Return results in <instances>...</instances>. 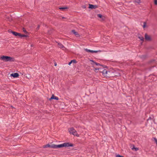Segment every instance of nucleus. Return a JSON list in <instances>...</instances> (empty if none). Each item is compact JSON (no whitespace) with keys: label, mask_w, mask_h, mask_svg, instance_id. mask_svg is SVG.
<instances>
[{"label":"nucleus","mask_w":157,"mask_h":157,"mask_svg":"<svg viewBox=\"0 0 157 157\" xmlns=\"http://www.w3.org/2000/svg\"><path fill=\"white\" fill-rule=\"evenodd\" d=\"M73 146V144L69 142L64 143L63 144L58 145L53 144V146H52L53 148H57L63 147H72Z\"/></svg>","instance_id":"f257e3e1"},{"label":"nucleus","mask_w":157,"mask_h":157,"mask_svg":"<svg viewBox=\"0 0 157 157\" xmlns=\"http://www.w3.org/2000/svg\"><path fill=\"white\" fill-rule=\"evenodd\" d=\"M102 75L105 77L110 78L113 77L117 75L114 74V72L112 71H107L106 70L104 69L102 72Z\"/></svg>","instance_id":"f03ea898"},{"label":"nucleus","mask_w":157,"mask_h":157,"mask_svg":"<svg viewBox=\"0 0 157 157\" xmlns=\"http://www.w3.org/2000/svg\"><path fill=\"white\" fill-rule=\"evenodd\" d=\"M0 59L6 62L15 61V59L14 58L7 56H2L0 57Z\"/></svg>","instance_id":"7ed1b4c3"},{"label":"nucleus","mask_w":157,"mask_h":157,"mask_svg":"<svg viewBox=\"0 0 157 157\" xmlns=\"http://www.w3.org/2000/svg\"><path fill=\"white\" fill-rule=\"evenodd\" d=\"M69 132L71 134H72L74 136H79L77 134L76 131L75 129L73 128H71L68 129Z\"/></svg>","instance_id":"20e7f679"},{"label":"nucleus","mask_w":157,"mask_h":157,"mask_svg":"<svg viewBox=\"0 0 157 157\" xmlns=\"http://www.w3.org/2000/svg\"><path fill=\"white\" fill-rule=\"evenodd\" d=\"M98 7V6L97 5H93L91 4H89V8L91 9H96Z\"/></svg>","instance_id":"39448f33"},{"label":"nucleus","mask_w":157,"mask_h":157,"mask_svg":"<svg viewBox=\"0 0 157 157\" xmlns=\"http://www.w3.org/2000/svg\"><path fill=\"white\" fill-rule=\"evenodd\" d=\"M10 76L12 77H13V78H16L18 77L19 75L17 73H15L11 74Z\"/></svg>","instance_id":"423d86ee"},{"label":"nucleus","mask_w":157,"mask_h":157,"mask_svg":"<svg viewBox=\"0 0 157 157\" xmlns=\"http://www.w3.org/2000/svg\"><path fill=\"white\" fill-rule=\"evenodd\" d=\"M145 39L147 41H149L151 40V38L150 36H148L147 33H146L145 35Z\"/></svg>","instance_id":"0eeeda50"},{"label":"nucleus","mask_w":157,"mask_h":157,"mask_svg":"<svg viewBox=\"0 0 157 157\" xmlns=\"http://www.w3.org/2000/svg\"><path fill=\"white\" fill-rule=\"evenodd\" d=\"M85 51H86L87 52H90L91 53H97L98 52V51H93V50H90L88 49H87V48L84 49Z\"/></svg>","instance_id":"6e6552de"},{"label":"nucleus","mask_w":157,"mask_h":157,"mask_svg":"<svg viewBox=\"0 0 157 157\" xmlns=\"http://www.w3.org/2000/svg\"><path fill=\"white\" fill-rule=\"evenodd\" d=\"M53 99L56 100H58L59 99V98L58 97L55 96L54 94H53L52 95L51 98L50 99H49V100L51 101L52 99Z\"/></svg>","instance_id":"1a4fd4ad"},{"label":"nucleus","mask_w":157,"mask_h":157,"mask_svg":"<svg viewBox=\"0 0 157 157\" xmlns=\"http://www.w3.org/2000/svg\"><path fill=\"white\" fill-rule=\"evenodd\" d=\"M8 31L10 33V32L13 35H14L16 36H17V35L18 34V33H17L16 32H15V31H13L11 30H9Z\"/></svg>","instance_id":"9d476101"},{"label":"nucleus","mask_w":157,"mask_h":157,"mask_svg":"<svg viewBox=\"0 0 157 157\" xmlns=\"http://www.w3.org/2000/svg\"><path fill=\"white\" fill-rule=\"evenodd\" d=\"M72 32L76 36V37H78L79 36V35L78 34V33L76 32L75 30H72Z\"/></svg>","instance_id":"9b49d317"},{"label":"nucleus","mask_w":157,"mask_h":157,"mask_svg":"<svg viewBox=\"0 0 157 157\" xmlns=\"http://www.w3.org/2000/svg\"><path fill=\"white\" fill-rule=\"evenodd\" d=\"M98 17L101 18L102 19V21H104L105 20V17H104L101 14H97Z\"/></svg>","instance_id":"f8f14e48"},{"label":"nucleus","mask_w":157,"mask_h":157,"mask_svg":"<svg viewBox=\"0 0 157 157\" xmlns=\"http://www.w3.org/2000/svg\"><path fill=\"white\" fill-rule=\"evenodd\" d=\"M52 146H53V144L50 145L49 144H47L44 146V148H45L47 147H49L50 148H52Z\"/></svg>","instance_id":"ddd939ff"},{"label":"nucleus","mask_w":157,"mask_h":157,"mask_svg":"<svg viewBox=\"0 0 157 157\" xmlns=\"http://www.w3.org/2000/svg\"><path fill=\"white\" fill-rule=\"evenodd\" d=\"M77 63V61L75 59H73L71 60L70 62L68 63V65H70L72 63Z\"/></svg>","instance_id":"4468645a"},{"label":"nucleus","mask_w":157,"mask_h":157,"mask_svg":"<svg viewBox=\"0 0 157 157\" xmlns=\"http://www.w3.org/2000/svg\"><path fill=\"white\" fill-rule=\"evenodd\" d=\"M100 67L99 68V70L100 72H101L102 73L104 69V68H106V67Z\"/></svg>","instance_id":"2eb2a0df"},{"label":"nucleus","mask_w":157,"mask_h":157,"mask_svg":"<svg viewBox=\"0 0 157 157\" xmlns=\"http://www.w3.org/2000/svg\"><path fill=\"white\" fill-rule=\"evenodd\" d=\"M58 47L59 48H63L64 47V46H63V44H62L61 43H58Z\"/></svg>","instance_id":"dca6fc26"},{"label":"nucleus","mask_w":157,"mask_h":157,"mask_svg":"<svg viewBox=\"0 0 157 157\" xmlns=\"http://www.w3.org/2000/svg\"><path fill=\"white\" fill-rule=\"evenodd\" d=\"M95 64H96L97 66H101V67H107V66L105 65H101L100 63H97L96 62L95 63Z\"/></svg>","instance_id":"f3484780"},{"label":"nucleus","mask_w":157,"mask_h":157,"mask_svg":"<svg viewBox=\"0 0 157 157\" xmlns=\"http://www.w3.org/2000/svg\"><path fill=\"white\" fill-rule=\"evenodd\" d=\"M68 8L67 7H63L59 8V9L63 11L64 10L67 9Z\"/></svg>","instance_id":"a211bd4d"},{"label":"nucleus","mask_w":157,"mask_h":157,"mask_svg":"<svg viewBox=\"0 0 157 157\" xmlns=\"http://www.w3.org/2000/svg\"><path fill=\"white\" fill-rule=\"evenodd\" d=\"M152 120V118H151V117H150L147 120V122L146 123V126H147V123H148V121L149 120Z\"/></svg>","instance_id":"6ab92c4d"},{"label":"nucleus","mask_w":157,"mask_h":157,"mask_svg":"<svg viewBox=\"0 0 157 157\" xmlns=\"http://www.w3.org/2000/svg\"><path fill=\"white\" fill-rule=\"evenodd\" d=\"M138 38L140 39L141 40H142L143 41L144 40V37L142 36H139L138 37Z\"/></svg>","instance_id":"aec40b11"},{"label":"nucleus","mask_w":157,"mask_h":157,"mask_svg":"<svg viewBox=\"0 0 157 157\" xmlns=\"http://www.w3.org/2000/svg\"><path fill=\"white\" fill-rule=\"evenodd\" d=\"M98 70H99V68H94V71L96 72H98Z\"/></svg>","instance_id":"412c9836"},{"label":"nucleus","mask_w":157,"mask_h":157,"mask_svg":"<svg viewBox=\"0 0 157 157\" xmlns=\"http://www.w3.org/2000/svg\"><path fill=\"white\" fill-rule=\"evenodd\" d=\"M21 36L22 34L19 33H18V34L17 35V36H19L20 38H21Z\"/></svg>","instance_id":"4be33fe9"},{"label":"nucleus","mask_w":157,"mask_h":157,"mask_svg":"<svg viewBox=\"0 0 157 157\" xmlns=\"http://www.w3.org/2000/svg\"><path fill=\"white\" fill-rule=\"evenodd\" d=\"M90 60L92 62V63H91L92 65H93L94 64H95L96 62H94L93 60Z\"/></svg>","instance_id":"5701e85b"},{"label":"nucleus","mask_w":157,"mask_h":157,"mask_svg":"<svg viewBox=\"0 0 157 157\" xmlns=\"http://www.w3.org/2000/svg\"><path fill=\"white\" fill-rule=\"evenodd\" d=\"M23 31L25 33H28L27 31L25 30V29L24 28H23Z\"/></svg>","instance_id":"b1692460"},{"label":"nucleus","mask_w":157,"mask_h":157,"mask_svg":"<svg viewBox=\"0 0 157 157\" xmlns=\"http://www.w3.org/2000/svg\"><path fill=\"white\" fill-rule=\"evenodd\" d=\"M146 22H144V25H143V28H145L146 27Z\"/></svg>","instance_id":"393cba45"},{"label":"nucleus","mask_w":157,"mask_h":157,"mask_svg":"<svg viewBox=\"0 0 157 157\" xmlns=\"http://www.w3.org/2000/svg\"><path fill=\"white\" fill-rule=\"evenodd\" d=\"M28 36L27 35H24V34H22V36H21V38L22 37H27Z\"/></svg>","instance_id":"a878e982"},{"label":"nucleus","mask_w":157,"mask_h":157,"mask_svg":"<svg viewBox=\"0 0 157 157\" xmlns=\"http://www.w3.org/2000/svg\"><path fill=\"white\" fill-rule=\"evenodd\" d=\"M154 140L155 142L157 145V139L155 137L154 138Z\"/></svg>","instance_id":"bb28decb"},{"label":"nucleus","mask_w":157,"mask_h":157,"mask_svg":"<svg viewBox=\"0 0 157 157\" xmlns=\"http://www.w3.org/2000/svg\"><path fill=\"white\" fill-rule=\"evenodd\" d=\"M40 25H38L37 27L36 28V30H38L40 28Z\"/></svg>","instance_id":"cd10ccee"},{"label":"nucleus","mask_w":157,"mask_h":157,"mask_svg":"<svg viewBox=\"0 0 157 157\" xmlns=\"http://www.w3.org/2000/svg\"><path fill=\"white\" fill-rule=\"evenodd\" d=\"M116 157H124L123 156L120 155H117L116 156Z\"/></svg>","instance_id":"c85d7f7f"},{"label":"nucleus","mask_w":157,"mask_h":157,"mask_svg":"<svg viewBox=\"0 0 157 157\" xmlns=\"http://www.w3.org/2000/svg\"><path fill=\"white\" fill-rule=\"evenodd\" d=\"M132 149H135V151H136L137 150H138V148H137V147H136V148H135L134 147H133L132 148Z\"/></svg>","instance_id":"c756f323"},{"label":"nucleus","mask_w":157,"mask_h":157,"mask_svg":"<svg viewBox=\"0 0 157 157\" xmlns=\"http://www.w3.org/2000/svg\"><path fill=\"white\" fill-rule=\"evenodd\" d=\"M154 4L155 5H157V0H154Z\"/></svg>","instance_id":"7c9ffc66"},{"label":"nucleus","mask_w":157,"mask_h":157,"mask_svg":"<svg viewBox=\"0 0 157 157\" xmlns=\"http://www.w3.org/2000/svg\"><path fill=\"white\" fill-rule=\"evenodd\" d=\"M82 7L83 9H85L86 8V5H83L82 6Z\"/></svg>","instance_id":"2f4dec72"},{"label":"nucleus","mask_w":157,"mask_h":157,"mask_svg":"<svg viewBox=\"0 0 157 157\" xmlns=\"http://www.w3.org/2000/svg\"><path fill=\"white\" fill-rule=\"evenodd\" d=\"M136 2H137L138 3H140L141 2V1L140 0H138V1Z\"/></svg>","instance_id":"473e14b6"},{"label":"nucleus","mask_w":157,"mask_h":157,"mask_svg":"<svg viewBox=\"0 0 157 157\" xmlns=\"http://www.w3.org/2000/svg\"><path fill=\"white\" fill-rule=\"evenodd\" d=\"M57 65V64L56 63H55V66H56Z\"/></svg>","instance_id":"72a5a7b5"},{"label":"nucleus","mask_w":157,"mask_h":157,"mask_svg":"<svg viewBox=\"0 0 157 157\" xmlns=\"http://www.w3.org/2000/svg\"><path fill=\"white\" fill-rule=\"evenodd\" d=\"M62 18H64V17H62Z\"/></svg>","instance_id":"f704fd0d"}]
</instances>
